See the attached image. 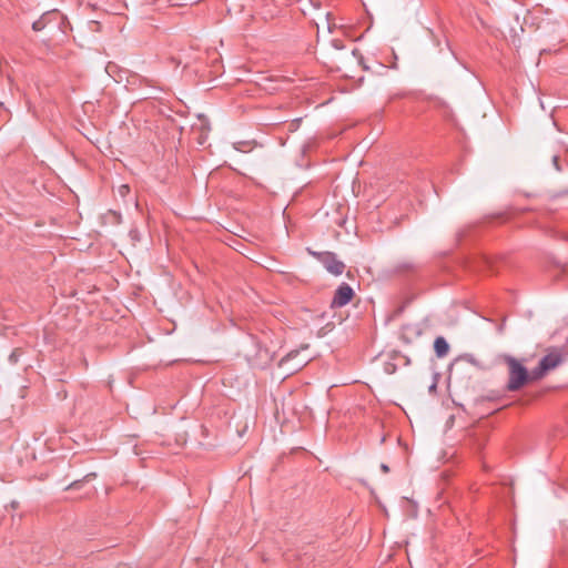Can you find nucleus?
I'll use <instances>...</instances> for the list:
<instances>
[{"instance_id": "nucleus-5", "label": "nucleus", "mask_w": 568, "mask_h": 568, "mask_svg": "<svg viewBox=\"0 0 568 568\" xmlns=\"http://www.w3.org/2000/svg\"><path fill=\"white\" fill-rule=\"evenodd\" d=\"M434 348H435L437 356H439V357L445 356L449 351V346L444 337H437L435 339Z\"/></svg>"}, {"instance_id": "nucleus-2", "label": "nucleus", "mask_w": 568, "mask_h": 568, "mask_svg": "<svg viewBox=\"0 0 568 568\" xmlns=\"http://www.w3.org/2000/svg\"><path fill=\"white\" fill-rule=\"evenodd\" d=\"M308 253L320 261L327 272L338 276L344 273L345 264L339 261L333 252H314L308 250Z\"/></svg>"}, {"instance_id": "nucleus-9", "label": "nucleus", "mask_w": 568, "mask_h": 568, "mask_svg": "<svg viewBox=\"0 0 568 568\" xmlns=\"http://www.w3.org/2000/svg\"><path fill=\"white\" fill-rule=\"evenodd\" d=\"M300 351L298 349H295V351H292L290 352L283 359L282 362H286V361H290V359H293L294 357H296L298 355Z\"/></svg>"}, {"instance_id": "nucleus-8", "label": "nucleus", "mask_w": 568, "mask_h": 568, "mask_svg": "<svg viewBox=\"0 0 568 568\" xmlns=\"http://www.w3.org/2000/svg\"><path fill=\"white\" fill-rule=\"evenodd\" d=\"M130 192V186L128 184H122L120 187H119V193L120 195L122 196H125L126 194H129Z\"/></svg>"}, {"instance_id": "nucleus-3", "label": "nucleus", "mask_w": 568, "mask_h": 568, "mask_svg": "<svg viewBox=\"0 0 568 568\" xmlns=\"http://www.w3.org/2000/svg\"><path fill=\"white\" fill-rule=\"evenodd\" d=\"M561 362H562V356L558 352H551V353L545 355L540 359L539 365L531 372V378L532 379L542 378L546 375V373H548L549 371L559 366V364Z\"/></svg>"}, {"instance_id": "nucleus-12", "label": "nucleus", "mask_w": 568, "mask_h": 568, "mask_svg": "<svg viewBox=\"0 0 568 568\" xmlns=\"http://www.w3.org/2000/svg\"><path fill=\"white\" fill-rule=\"evenodd\" d=\"M72 486H73V489H75V488H77V486H78V481H73V483H72Z\"/></svg>"}, {"instance_id": "nucleus-6", "label": "nucleus", "mask_w": 568, "mask_h": 568, "mask_svg": "<svg viewBox=\"0 0 568 568\" xmlns=\"http://www.w3.org/2000/svg\"><path fill=\"white\" fill-rule=\"evenodd\" d=\"M353 55L357 59L358 63L362 65L363 70H368V65H366L364 61L363 54L359 52L358 49L353 50Z\"/></svg>"}, {"instance_id": "nucleus-13", "label": "nucleus", "mask_w": 568, "mask_h": 568, "mask_svg": "<svg viewBox=\"0 0 568 568\" xmlns=\"http://www.w3.org/2000/svg\"><path fill=\"white\" fill-rule=\"evenodd\" d=\"M307 348H308V345H307V344H305V345H303V346H302V349H307Z\"/></svg>"}, {"instance_id": "nucleus-10", "label": "nucleus", "mask_w": 568, "mask_h": 568, "mask_svg": "<svg viewBox=\"0 0 568 568\" xmlns=\"http://www.w3.org/2000/svg\"><path fill=\"white\" fill-rule=\"evenodd\" d=\"M43 28H44V24H43V22L41 20H38V21L33 22V24H32V29L34 31H40Z\"/></svg>"}, {"instance_id": "nucleus-7", "label": "nucleus", "mask_w": 568, "mask_h": 568, "mask_svg": "<svg viewBox=\"0 0 568 568\" xmlns=\"http://www.w3.org/2000/svg\"><path fill=\"white\" fill-rule=\"evenodd\" d=\"M326 18H327V22H328V31H329V32H333V31H334V29H336V28H337V26H336V23H335V22H333V21H332V16H331V13H327Z\"/></svg>"}, {"instance_id": "nucleus-1", "label": "nucleus", "mask_w": 568, "mask_h": 568, "mask_svg": "<svg viewBox=\"0 0 568 568\" xmlns=\"http://www.w3.org/2000/svg\"><path fill=\"white\" fill-rule=\"evenodd\" d=\"M504 363L508 367V382L506 388L509 392L521 389L527 383L534 381L531 373L515 357L505 355Z\"/></svg>"}, {"instance_id": "nucleus-11", "label": "nucleus", "mask_w": 568, "mask_h": 568, "mask_svg": "<svg viewBox=\"0 0 568 568\" xmlns=\"http://www.w3.org/2000/svg\"><path fill=\"white\" fill-rule=\"evenodd\" d=\"M382 469H383L385 473H386V471H388V467H387L386 465H383V466H382Z\"/></svg>"}, {"instance_id": "nucleus-4", "label": "nucleus", "mask_w": 568, "mask_h": 568, "mask_svg": "<svg viewBox=\"0 0 568 568\" xmlns=\"http://www.w3.org/2000/svg\"><path fill=\"white\" fill-rule=\"evenodd\" d=\"M354 296V290L347 283H342L334 293L331 308H341L347 305Z\"/></svg>"}]
</instances>
